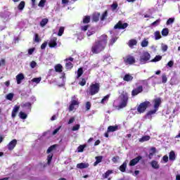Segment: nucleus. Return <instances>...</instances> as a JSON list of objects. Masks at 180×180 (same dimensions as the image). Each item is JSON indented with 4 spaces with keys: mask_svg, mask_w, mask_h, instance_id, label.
Listing matches in <instances>:
<instances>
[{
    "mask_svg": "<svg viewBox=\"0 0 180 180\" xmlns=\"http://www.w3.org/2000/svg\"><path fill=\"white\" fill-rule=\"evenodd\" d=\"M53 160V153H50L47 156V162L49 165L51 164V160Z\"/></svg>",
    "mask_w": 180,
    "mask_h": 180,
    "instance_id": "47",
    "label": "nucleus"
},
{
    "mask_svg": "<svg viewBox=\"0 0 180 180\" xmlns=\"http://www.w3.org/2000/svg\"><path fill=\"white\" fill-rule=\"evenodd\" d=\"M88 27H89V25H84V26H82L81 27V30H82L83 32H86V30H88Z\"/></svg>",
    "mask_w": 180,
    "mask_h": 180,
    "instance_id": "59",
    "label": "nucleus"
},
{
    "mask_svg": "<svg viewBox=\"0 0 180 180\" xmlns=\"http://www.w3.org/2000/svg\"><path fill=\"white\" fill-rule=\"evenodd\" d=\"M123 79L127 82L133 81V76H131V75L127 74L124 76Z\"/></svg>",
    "mask_w": 180,
    "mask_h": 180,
    "instance_id": "25",
    "label": "nucleus"
},
{
    "mask_svg": "<svg viewBox=\"0 0 180 180\" xmlns=\"http://www.w3.org/2000/svg\"><path fill=\"white\" fill-rule=\"evenodd\" d=\"M49 46L51 47V49L57 46V37L51 38L49 42Z\"/></svg>",
    "mask_w": 180,
    "mask_h": 180,
    "instance_id": "12",
    "label": "nucleus"
},
{
    "mask_svg": "<svg viewBox=\"0 0 180 180\" xmlns=\"http://www.w3.org/2000/svg\"><path fill=\"white\" fill-rule=\"evenodd\" d=\"M162 60V56L158 55L153 59L150 60L151 63H157V61H161Z\"/></svg>",
    "mask_w": 180,
    "mask_h": 180,
    "instance_id": "33",
    "label": "nucleus"
},
{
    "mask_svg": "<svg viewBox=\"0 0 180 180\" xmlns=\"http://www.w3.org/2000/svg\"><path fill=\"white\" fill-rule=\"evenodd\" d=\"M99 18H101V13H94L92 15L93 22H99Z\"/></svg>",
    "mask_w": 180,
    "mask_h": 180,
    "instance_id": "18",
    "label": "nucleus"
},
{
    "mask_svg": "<svg viewBox=\"0 0 180 180\" xmlns=\"http://www.w3.org/2000/svg\"><path fill=\"white\" fill-rule=\"evenodd\" d=\"M167 65H168V67H174V61H172V60H170V61H169L168 63H167Z\"/></svg>",
    "mask_w": 180,
    "mask_h": 180,
    "instance_id": "63",
    "label": "nucleus"
},
{
    "mask_svg": "<svg viewBox=\"0 0 180 180\" xmlns=\"http://www.w3.org/2000/svg\"><path fill=\"white\" fill-rule=\"evenodd\" d=\"M168 34H169V30L168 28H164L162 30V35L167 37Z\"/></svg>",
    "mask_w": 180,
    "mask_h": 180,
    "instance_id": "39",
    "label": "nucleus"
},
{
    "mask_svg": "<svg viewBox=\"0 0 180 180\" xmlns=\"http://www.w3.org/2000/svg\"><path fill=\"white\" fill-rule=\"evenodd\" d=\"M85 147H86V145H80L77 148L78 153H84V148H85Z\"/></svg>",
    "mask_w": 180,
    "mask_h": 180,
    "instance_id": "43",
    "label": "nucleus"
},
{
    "mask_svg": "<svg viewBox=\"0 0 180 180\" xmlns=\"http://www.w3.org/2000/svg\"><path fill=\"white\" fill-rule=\"evenodd\" d=\"M175 152L174 150L170 151L169 154V159L170 160V161H175Z\"/></svg>",
    "mask_w": 180,
    "mask_h": 180,
    "instance_id": "29",
    "label": "nucleus"
},
{
    "mask_svg": "<svg viewBox=\"0 0 180 180\" xmlns=\"http://www.w3.org/2000/svg\"><path fill=\"white\" fill-rule=\"evenodd\" d=\"M151 106V103L150 101H145L139 104L137 108V111L139 113H144L147 110V108Z\"/></svg>",
    "mask_w": 180,
    "mask_h": 180,
    "instance_id": "4",
    "label": "nucleus"
},
{
    "mask_svg": "<svg viewBox=\"0 0 180 180\" xmlns=\"http://www.w3.org/2000/svg\"><path fill=\"white\" fill-rule=\"evenodd\" d=\"M78 105H79V102L78 101V100H72L71 101V103H70V106H69L70 112H72V110H74L75 106H77Z\"/></svg>",
    "mask_w": 180,
    "mask_h": 180,
    "instance_id": "13",
    "label": "nucleus"
},
{
    "mask_svg": "<svg viewBox=\"0 0 180 180\" xmlns=\"http://www.w3.org/2000/svg\"><path fill=\"white\" fill-rule=\"evenodd\" d=\"M108 44V35L103 34L100 37L99 40H96L92 45L91 51L93 54H99L102 53L105 49H106V45Z\"/></svg>",
    "mask_w": 180,
    "mask_h": 180,
    "instance_id": "1",
    "label": "nucleus"
},
{
    "mask_svg": "<svg viewBox=\"0 0 180 180\" xmlns=\"http://www.w3.org/2000/svg\"><path fill=\"white\" fill-rule=\"evenodd\" d=\"M127 162L128 160H125L122 165H121L119 167V169L121 172H126V168H127Z\"/></svg>",
    "mask_w": 180,
    "mask_h": 180,
    "instance_id": "17",
    "label": "nucleus"
},
{
    "mask_svg": "<svg viewBox=\"0 0 180 180\" xmlns=\"http://www.w3.org/2000/svg\"><path fill=\"white\" fill-rule=\"evenodd\" d=\"M96 162L94 163V167H96L98 164L102 162V160H103V156L100 155V156H96L95 158Z\"/></svg>",
    "mask_w": 180,
    "mask_h": 180,
    "instance_id": "19",
    "label": "nucleus"
},
{
    "mask_svg": "<svg viewBox=\"0 0 180 180\" xmlns=\"http://www.w3.org/2000/svg\"><path fill=\"white\" fill-rule=\"evenodd\" d=\"M100 89L101 84L99 83H92L86 90V93L88 95H91V96H94V95H96L99 92Z\"/></svg>",
    "mask_w": 180,
    "mask_h": 180,
    "instance_id": "3",
    "label": "nucleus"
},
{
    "mask_svg": "<svg viewBox=\"0 0 180 180\" xmlns=\"http://www.w3.org/2000/svg\"><path fill=\"white\" fill-rule=\"evenodd\" d=\"M82 74H84V70L82 69V68H80L77 70V78H80L82 77Z\"/></svg>",
    "mask_w": 180,
    "mask_h": 180,
    "instance_id": "41",
    "label": "nucleus"
},
{
    "mask_svg": "<svg viewBox=\"0 0 180 180\" xmlns=\"http://www.w3.org/2000/svg\"><path fill=\"white\" fill-rule=\"evenodd\" d=\"M63 34H64V27H60L59 28V31L58 32V36H63Z\"/></svg>",
    "mask_w": 180,
    "mask_h": 180,
    "instance_id": "53",
    "label": "nucleus"
},
{
    "mask_svg": "<svg viewBox=\"0 0 180 180\" xmlns=\"http://www.w3.org/2000/svg\"><path fill=\"white\" fill-rule=\"evenodd\" d=\"M33 41L34 43H40V41H41V39H40V37H39V34H34Z\"/></svg>",
    "mask_w": 180,
    "mask_h": 180,
    "instance_id": "31",
    "label": "nucleus"
},
{
    "mask_svg": "<svg viewBox=\"0 0 180 180\" xmlns=\"http://www.w3.org/2000/svg\"><path fill=\"white\" fill-rule=\"evenodd\" d=\"M40 81H41V77H34L32 79V82L36 84H39Z\"/></svg>",
    "mask_w": 180,
    "mask_h": 180,
    "instance_id": "48",
    "label": "nucleus"
},
{
    "mask_svg": "<svg viewBox=\"0 0 180 180\" xmlns=\"http://www.w3.org/2000/svg\"><path fill=\"white\" fill-rule=\"evenodd\" d=\"M110 96L109 94H108V95H106L105 96H104V97L102 98V100H101V103H102V104L103 105V103H105V101H108V100L109 99Z\"/></svg>",
    "mask_w": 180,
    "mask_h": 180,
    "instance_id": "51",
    "label": "nucleus"
},
{
    "mask_svg": "<svg viewBox=\"0 0 180 180\" xmlns=\"http://www.w3.org/2000/svg\"><path fill=\"white\" fill-rule=\"evenodd\" d=\"M154 36H155V39L156 40H160V39H161V33L160 32V31H155L154 33Z\"/></svg>",
    "mask_w": 180,
    "mask_h": 180,
    "instance_id": "38",
    "label": "nucleus"
},
{
    "mask_svg": "<svg viewBox=\"0 0 180 180\" xmlns=\"http://www.w3.org/2000/svg\"><path fill=\"white\" fill-rule=\"evenodd\" d=\"M25 5H26V3L25 1H20V3L18 6V9L19 11H23V9H25Z\"/></svg>",
    "mask_w": 180,
    "mask_h": 180,
    "instance_id": "34",
    "label": "nucleus"
},
{
    "mask_svg": "<svg viewBox=\"0 0 180 180\" xmlns=\"http://www.w3.org/2000/svg\"><path fill=\"white\" fill-rule=\"evenodd\" d=\"M120 158H119V156L113 157V158H112V162L116 163V162H117V160H119Z\"/></svg>",
    "mask_w": 180,
    "mask_h": 180,
    "instance_id": "62",
    "label": "nucleus"
},
{
    "mask_svg": "<svg viewBox=\"0 0 180 180\" xmlns=\"http://www.w3.org/2000/svg\"><path fill=\"white\" fill-rule=\"evenodd\" d=\"M150 58H151V55H150V53L145 51L140 56L139 61L141 64H147V63L150 61Z\"/></svg>",
    "mask_w": 180,
    "mask_h": 180,
    "instance_id": "5",
    "label": "nucleus"
},
{
    "mask_svg": "<svg viewBox=\"0 0 180 180\" xmlns=\"http://www.w3.org/2000/svg\"><path fill=\"white\" fill-rule=\"evenodd\" d=\"M167 81H168V77L165 73L162 75V84H167Z\"/></svg>",
    "mask_w": 180,
    "mask_h": 180,
    "instance_id": "40",
    "label": "nucleus"
},
{
    "mask_svg": "<svg viewBox=\"0 0 180 180\" xmlns=\"http://www.w3.org/2000/svg\"><path fill=\"white\" fill-rule=\"evenodd\" d=\"M118 129L117 126H109L108 127V132H113V131H116Z\"/></svg>",
    "mask_w": 180,
    "mask_h": 180,
    "instance_id": "30",
    "label": "nucleus"
},
{
    "mask_svg": "<svg viewBox=\"0 0 180 180\" xmlns=\"http://www.w3.org/2000/svg\"><path fill=\"white\" fill-rule=\"evenodd\" d=\"M129 26L127 22L123 23L122 20L118 21V22L114 26V29H118L119 30H123Z\"/></svg>",
    "mask_w": 180,
    "mask_h": 180,
    "instance_id": "8",
    "label": "nucleus"
},
{
    "mask_svg": "<svg viewBox=\"0 0 180 180\" xmlns=\"http://www.w3.org/2000/svg\"><path fill=\"white\" fill-rule=\"evenodd\" d=\"M25 78V75H23L22 73H19L17 76H16V81H17V84L19 85L20 84H22V81H23V79Z\"/></svg>",
    "mask_w": 180,
    "mask_h": 180,
    "instance_id": "15",
    "label": "nucleus"
},
{
    "mask_svg": "<svg viewBox=\"0 0 180 180\" xmlns=\"http://www.w3.org/2000/svg\"><path fill=\"white\" fill-rule=\"evenodd\" d=\"M64 61H65L66 63L65 65L66 70H72V68H74V64H72V63L70 61H74V58L70 57V58H65Z\"/></svg>",
    "mask_w": 180,
    "mask_h": 180,
    "instance_id": "7",
    "label": "nucleus"
},
{
    "mask_svg": "<svg viewBox=\"0 0 180 180\" xmlns=\"http://www.w3.org/2000/svg\"><path fill=\"white\" fill-rule=\"evenodd\" d=\"M119 6V4H117V2H114L111 6L110 8L112 11H116L117 9V7Z\"/></svg>",
    "mask_w": 180,
    "mask_h": 180,
    "instance_id": "44",
    "label": "nucleus"
},
{
    "mask_svg": "<svg viewBox=\"0 0 180 180\" xmlns=\"http://www.w3.org/2000/svg\"><path fill=\"white\" fill-rule=\"evenodd\" d=\"M128 45L129 47L133 48L134 46H137V40L131 39L129 41Z\"/></svg>",
    "mask_w": 180,
    "mask_h": 180,
    "instance_id": "27",
    "label": "nucleus"
},
{
    "mask_svg": "<svg viewBox=\"0 0 180 180\" xmlns=\"http://www.w3.org/2000/svg\"><path fill=\"white\" fill-rule=\"evenodd\" d=\"M141 160H143V157L141 155H139L136 158L131 160L129 163V167H134V165H136Z\"/></svg>",
    "mask_w": 180,
    "mask_h": 180,
    "instance_id": "9",
    "label": "nucleus"
},
{
    "mask_svg": "<svg viewBox=\"0 0 180 180\" xmlns=\"http://www.w3.org/2000/svg\"><path fill=\"white\" fill-rule=\"evenodd\" d=\"M46 2V0H40L39 3L38 4V6H39V8H44Z\"/></svg>",
    "mask_w": 180,
    "mask_h": 180,
    "instance_id": "45",
    "label": "nucleus"
},
{
    "mask_svg": "<svg viewBox=\"0 0 180 180\" xmlns=\"http://www.w3.org/2000/svg\"><path fill=\"white\" fill-rule=\"evenodd\" d=\"M123 60L126 65H133V64H136V58L131 55H127L124 57Z\"/></svg>",
    "mask_w": 180,
    "mask_h": 180,
    "instance_id": "6",
    "label": "nucleus"
},
{
    "mask_svg": "<svg viewBox=\"0 0 180 180\" xmlns=\"http://www.w3.org/2000/svg\"><path fill=\"white\" fill-rule=\"evenodd\" d=\"M57 148V145H52L51 146L46 150V154H50L51 151H53V150H56Z\"/></svg>",
    "mask_w": 180,
    "mask_h": 180,
    "instance_id": "35",
    "label": "nucleus"
},
{
    "mask_svg": "<svg viewBox=\"0 0 180 180\" xmlns=\"http://www.w3.org/2000/svg\"><path fill=\"white\" fill-rule=\"evenodd\" d=\"M120 98L121 101H129V94L126 91H122L121 95L120 96Z\"/></svg>",
    "mask_w": 180,
    "mask_h": 180,
    "instance_id": "16",
    "label": "nucleus"
},
{
    "mask_svg": "<svg viewBox=\"0 0 180 180\" xmlns=\"http://www.w3.org/2000/svg\"><path fill=\"white\" fill-rule=\"evenodd\" d=\"M19 109H20V105H15L14 108H13L12 112H11V117H16V113L19 112Z\"/></svg>",
    "mask_w": 180,
    "mask_h": 180,
    "instance_id": "14",
    "label": "nucleus"
},
{
    "mask_svg": "<svg viewBox=\"0 0 180 180\" xmlns=\"http://www.w3.org/2000/svg\"><path fill=\"white\" fill-rule=\"evenodd\" d=\"M167 50H168V46L167 44H162V51H163V53H165V51H167Z\"/></svg>",
    "mask_w": 180,
    "mask_h": 180,
    "instance_id": "56",
    "label": "nucleus"
},
{
    "mask_svg": "<svg viewBox=\"0 0 180 180\" xmlns=\"http://www.w3.org/2000/svg\"><path fill=\"white\" fill-rule=\"evenodd\" d=\"M16 144H18V141L16 139H13L7 145L8 150L9 151H12L15 147H16Z\"/></svg>",
    "mask_w": 180,
    "mask_h": 180,
    "instance_id": "11",
    "label": "nucleus"
},
{
    "mask_svg": "<svg viewBox=\"0 0 180 180\" xmlns=\"http://www.w3.org/2000/svg\"><path fill=\"white\" fill-rule=\"evenodd\" d=\"M46 47H47V42L45 41L41 45V50H44Z\"/></svg>",
    "mask_w": 180,
    "mask_h": 180,
    "instance_id": "61",
    "label": "nucleus"
},
{
    "mask_svg": "<svg viewBox=\"0 0 180 180\" xmlns=\"http://www.w3.org/2000/svg\"><path fill=\"white\" fill-rule=\"evenodd\" d=\"M91 22V16L86 15L83 18L82 23L84 25H87V23H89Z\"/></svg>",
    "mask_w": 180,
    "mask_h": 180,
    "instance_id": "24",
    "label": "nucleus"
},
{
    "mask_svg": "<svg viewBox=\"0 0 180 180\" xmlns=\"http://www.w3.org/2000/svg\"><path fill=\"white\" fill-rule=\"evenodd\" d=\"M106 18H108V11H105L103 13V14L100 17V19L101 22H103V20H106Z\"/></svg>",
    "mask_w": 180,
    "mask_h": 180,
    "instance_id": "36",
    "label": "nucleus"
},
{
    "mask_svg": "<svg viewBox=\"0 0 180 180\" xmlns=\"http://www.w3.org/2000/svg\"><path fill=\"white\" fill-rule=\"evenodd\" d=\"M162 160L165 162H167L168 161V155L163 156Z\"/></svg>",
    "mask_w": 180,
    "mask_h": 180,
    "instance_id": "64",
    "label": "nucleus"
},
{
    "mask_svg": "<svg viewBox=\"0 0 180 180\" xmlns=\"http://www.w3.org/2000/svg\"><path fill=\"white\" fill-rule=\"evenodd\" d=\"M150 165L154 169H159L160 168V165L158 164V162H157V160H152L150 162Z\"/></svg>",
    "mask_w": 180,
    "mask_h": 180,
    "instance_id": "20",
    "label": "nucleus"
},
{
    "mask_svg": "<svg viewBox=\"0 0 180 180\" xmlns=\"http://www.w3.org/2000/svg\"><path fill=\"white\" fill-rule=\"evenodd\" d=\"M175 22V18H170L167 20L166 24L167 25H172V23Z\"/></svg>",
    "mask_w": 180,
    "mask_h": 180,
    "instance_id": "55",
    "label": "nucleus"
},
{
    "mask_svg": "<svg viewBox=\"0 0 180 180\" xmlns=\"http://www.w3.org/2000/svg\"><path fill=\"white\" fill-rule=\"evenodd\" d=\"M143 92V86H139L137 88L134 89L131 91V96H137L139 94H141Z\"/></svg>",
    "mask_w": 180,
    "mask_h": 180,
    "instance_id": "10",
    "label": "nucleus"
},
{
    "mask_svg": "<svg viewBox=\"0 0 180 180\" xmlns=\"http://www.w3.org/2000/svg\"><path fill=\"white\" fill-rule=\"evenodd\" d=\"M34 50H36V48H31V49H28V54L30 56H32V54H33V53H34Z\"/></svg>",
    "mask_w": 180,
    "mask_h": 180,
    "instance_id": "58",
    "label": "nucleus"
},
{
    "mask_svg": "<svg viewBox=\"0 0 180 180\" xmlns=\"http://www.w3.org/2000/svg\"><path fill=\"white\" fill-rule=\"evenodd\" d=\"M47 23H49V19H47V18H43V19L41 20L39 25H40V26H41V27H44V26H46V25Z\"/></svg>",
    "mask_w": 180,
    "mask_h": 180,
    "instance_id": "32",
    "label": "nucleus"
},
{
    "mask_svg": "<svg viewBox=\"0 0 180 180\" xmlns=\"http://www.w3.org/2000/svg\"><path fill=\"white\" fill-rule=\"evenodd\" d=\"M79 85L81 86H85L86 85V80L84 78L82 79V81L79 82Z\"/></svg>",
    "mask_w": 180,
    "mask_h": 180,
    "instance_id": "54",
    "label": "nucleus"
},
{
    "mask_svg": "<svg viewBox=\"0 0 180 180\" xmlns=\"http://www.w3.org/2000/svg\"><path fill=\"white\" fill-rule=\"evenodd\" d=\"M79 127H81V125H79V124H77L76 125L72 127V131H77L79 130Z\"/></svg>",
    "mask_w": 180,
    "mask_h": 180,
    "instance_id": "49",
    "label": "nucleus"
},
{
    "mask_svg": "<svg viewBox=\"0 0 180 180\" xmlns=\"http://www.w3.org/2000/svg\"><path fill=\"white\" fill-rule=\"evenodd\" d=\"M19 117L20 119H22L23 120H25V119L27 118V115L26 113L20 111L19 113Z\"/></svg>",
    "mask_w": 180,
    "mask_h": 180,
    "instance_id": "42",
    "label": "nucleus"
},
{
    "mask_svg": "<svg viewBox=\"0 0 180 180\" xmlns=\"http://www.w3.org/2000/svg\"><path fill=\"white\" fill-rule=\"evenodd\" d=\"M13 96H15V94H13V93H10L6 95V98L8 101H12V99H13Z\"/></svg>",
    "mask_w": 180,
    "mask_h": 180,
    "instance_id": "46",
    "label": "nucleus"
},
{
    "mask_svg": "<svg viewBox=\"0 0 180 180\" xmlns=\"http://www.w3.org/2000/svg\"><path fill=\"white\" fill-rule=\"evenodd\" d=\"M117 41V37H114V38H112L110 40V46H113V44H115V43H116V41Z\"/></svg>",
    "mask_w": 180,
    "mask_h": 180,
    "instance_id": "52",
    "label": "nucleus"
},
{
    "mask_svg": "<svg viewBox=\"0 0 180 180\" xmlns=\"http://www.w3.org/2000/svg\"><path fill=\"white\" fill-rule=\"evenodd\" d=\"M55 71L56 72H63V65L61 64H57L55 66Z\"/></svg>",
    "mask_w": 180,
    "mask_h": 180,
    "instance_id": "26",
    "label": "nucleus"
},
{
    "mask_svg": "<svg viewBox=\"0 0 180 180\" xmlns=\"http://www.w3.org/2000/svg\"><path fill=\"white\" fill-rule=\"evenodd\" d=\"M128 102L129 101H127L126 100H121V103L118 105V109H123V108H126V106H127Z\"/></svg>",
    "mask_w": 180,
    "mask_h": 180,
    "instance_id": "21",
    "label": "nucleus"
},
{
    "mask_svg": "<svg viewBox=\"0 0 180 180\" xmlns=\"http://www.w3.org/2000/svg\"><path fill=\"white\" fill-rule=\"evenodd\" d=\"M112 174H113V170L109 169L106 172V173L103 174L102 176H103V179H106L109 178V176Z\"/></svg>",
    "mask_w": 180,
    "mask_h": 180,
    "instance_id": "23",
    "label": "nucleus"
},
{
    "mask_svg": "<svg viewBox=\"0 0 180 180\" xmlns=\"http://www.w3.org/2000/svg\"><path fill=\"white\" fill-rule=\"evenodd\" d=\"M91 106V102L87 101V102L86 103V111L90 110Z\"/></svg>",
    "mask_w": 180,
    "mask_h": 180,
    "instance_id": "57",
    "label": "nucleus"
},
{
    "mask_svg": "<svg viewBox=\"0 0 180 180\" xmlns=\"http://www.w3.org/2000/svg\"><path fill=\"white\" fill-rule=\"evenodd\" d=\"M141 46V47H147V46H148V41H147L146 39L143 40Z\"/></svg>",
    "mask_w": 180,
    "mask_h": 180,
    "instance_id": "50",
    "label": "nucleus"
},
{
    "mask_svg": "<svg viewBox=\"0 0 180 180\" xmlns=\"http://www.w3.org/2000/svg\"><path fill=\"white\" fill-rule=\"evenodd\" d=\"M30 65L31 68H34L37 65V63L35 61L32 60L30 63Z\"/></svg>",
    "mask_w": 180,
    "mask_h": 180,
    "instance_id": "60",
    "label": "nucleus"
},
{
    "mask_svg": "<svg viewBox=\"0 0 180 180\" xmlns=\"http://www.w3.org/2000/svg\"><path fill=\"white\" fill-rule=\"evenodd\" d=\"M153 110H150L148 111V112L145 115L146 119H151L153 115H155L157 112H158V109H160V106H161V103H162V101L161 98H157L153 99Z\"/></svg>",
    "mask_w": 180,
    "mask_h": 180,
    "instance_id": "2",
    "label": "nucleus"
},
{
    "mask_svg": "<svg viewBox=\"0 0 180 180\" xmlns=\"http://www.w3.org/2000/svg\"><path fill=\"white\" fill-rule=\"evenodd\" d=\"M150 139V136H142V138L139 139V141L141 143H144V141H148Z\"/></svg>",
    "mask_w": 180,
    "mask_h": 180,
    "instance_id": "37",
    "label": "nucleus"
},
{
    "mask_svg": "<svg viewBox=\"0 0 180 180\" xmlns=\"http://www.w3.org/2000/svg\"><path fill=\"white\" fill-rule=\"evenodd\" d=\"M22 108H26V109H28L29 110H32V103L27 102L22 105Z\"/></svg>",
    "mask_w": 180,
    "mask_h": 180,
    "instance_id": "28",
    "label": "nucleus"
},
{
    "mask_svg": "<svg viewBox=\"0 0 180 180\" xmlns=\"http://www.w3.org/2000/svg\"><path fill=\"white\" fill-rule=\"evenodd\" d=\"M89 167V165L87 163V164H85V163H78L77 165V168H79V169H84V168H88Z\"/></svg>",
    "mask_w": 180,
    "mask_h": 180,
    "instance_id": "22",
    "label": "nucleus"
}]
</instances>
